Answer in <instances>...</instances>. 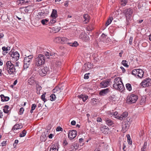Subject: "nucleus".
Masks as SVG:
<instances>
[{
  "mask_svg": "<svg viewBox=\"0 0 151 151\" xmlns=\"http://www.w3.org/2000/svg\"><path fill=\"white\" fill-rule=\"evenodd\" d=\"M127 141H128V142L129 144H130V145L132 144V141L131 140V139H129L128 140H127Z\"/></svg>",
  "mask_w": 151,
  "mask_h": 151,
  "instance_id": "338daca9",
  "label": "nucleus"
},
{
  "mask_svg": "<svg viewBox=\"0 0 151 151\" xmlns=\"http://www.w3.org/2000/svg\"><path fill=\"white\" fill-rule=\"evenodd\" d=\"M121 2V4L122 6H125L127 2V0H120Z\"/></svg>",
  "mask_w": 151,
  "mask_h": 151,
  "instance_id": "e433bc0d",
  "label": "nucleus"
},
{
  "mask_svg": "<svg viewBox=\"0 0 151 151\" xmlns=\"http://www.w3.org/2000/svg\"><path fill=\"white\" fill-rule=\"evenodd\" d=\"M114 88L118 90L122 91L124 88V86L122 82V83H119L118 85H117V87H114Z\"/></svg>",
  "mask_w": 151,
  "mask_h": 151,
  "instance_id": "4be33fe9",
  "label": "nucleus"
},
{
  "mask_svg": "<svg viewBox=\"0 0 151 151\" xmlns=\"http://www.w3.org/2000/svg\"><path fill=\"white\" fill-rule=\"evenodd\" d=\"M9 108V106L7 105H6L4 106V109H3V111L5 113L7 114L9 112L8 109Z\"/></svg>",
  "mask_w": 151,
  "mask_h": 151,
  "instance_id": "2f4dec72",
  "label": "nucleus"
},
{
  "mask_svg": "<svg viewBox=\"0 0 151 151\" xmlns=\"http://www.w3.org/2000/svg\"><path fill=\"white\" fill-rule=\"evenodd\" d=\"M12 51V50L9 53V55H10L11 57H12V60H18L19 57V53L17 51L14 52Z\"/></svg>",
  "mask_w": 151,
  "mask_h": 151,
  "instance_id": "1a4fd4ad",
  "label": "nucleus"
},
{
  "mask_svg": "<svg viewBox=\"0 0 151 151\" xmlns=\"http://www.w3.org/2000/svg\"><path fill=\"white\" fill-rule=\"evenodd\" d=\"M40 139L41 141L44 142L46 140V136L45 135H42L40 137Z\"/></svg>",
  "mask_w": 151,
  "mask_h": 151,
  "instance_id": "a19ab883",
  "label": "nucleus"
},
{
  "mask_svg": "<svg viewBox=\"0 0 151 151\" xmlns=\"http://www.w3.org/2000/svg\"><path fill=\"white\" fill-rule=\"evenodd\" d=\"M6 70H7L9 74L11 75H13L16 72V68L14 65L10 61H8L6 63Z\"/></svg>",
  "mask_w": 151,
  "mask_h": 151,
  "instance_id": "f03ea898",
  "label": "nucleus"
},
{
  "mask_svg": "<svg viewBox=\"0 0 151 151\" xmlns=\"http://www.w3.org/2000/svg\"><path fill=\"white\" fill-rule=\"evenodd\" d=\"M28 81V83L30 85H32L34 83V82H31L30 79H29Z\"/></svg>",
  "mask_w": 151,
  "mask_h": 151,
  "instance_id": "052dcab7",
  "label": "nucleus"
},
{
  "mask_svg": "<svg viewBox=\"0 0 151 151\" xmlns=\"http://www.w3.org/2000/svg\"><path fill=\"white\" fill-rule=\"evenodd\" d=\"M63 144L65 145H66L68 144L66 140L64 141Z\"/></svg>",
  "mask_w": 151,
  "mask_h": 151,
  "instance_id": "774afa93",
  "label": "nucleus"
},
{
  "mask_svg": "<svg viewBox=\"0 0 151 151\" xmlns=\"http://www.w3.org/2000/svg\"><path fill=\"white\" fill-rule=\"evenodd\" d=\"M22 127V126L21 124H16L13 127L12 129V130L14 131V130H17L19 129H20Z\"/></svg>",
  "mask_w": 151,
  "mask_h": 151,
  "instance_id": "5701e85b",
  "label": "nucleus"
},
{
  "mask_svg": "<svg viewBox=\"0 0 151 151\" xmlns=\"http://www.w3.org/2000/svg\"><path fill=\"white\" fill-rule=\"evenodd\" d=\"M144 74V71L140 69H134L132 71V75L137 76L140 78L143 77Z\"/></svg>",
  "mask_w": 151,
  "mask_h": 151,
  "instance_id": "423d86ee",
  "label": "nucleus"
},
{
  "mask_svg": "<svg viewBox=\"0 0 151 151\" xmlns=\"http://www.w3.org/2000/svg\"><path fill=\"white\" fill-rule=\"evenodd\" d=\"M41 52L43 54H39L35 59V66L39 67L45 63V58L51 59L55 57V53L50 52V51H46V49L42 48L40 49Z\"/></svg>",
  "mask_w": 151,
  "mask_h": 151,
  "instance_id": "f257e3e1",
  "label": "nucleus"
},
{
  "mask_svg": "<svg viewBox=\"0 0 151 151\" xmlns=\"http://www.w3.org/2000/svg\"><path fill=\"white\" fill-rule=\"evenodd\" d=\"M49 19H42L41 22L43 25H47L49 23Z\"/></svg>",
  "mask_w": 151,
  "mask_h": 151,
  "instance_id": "c756f323",
  "label": "nucleus"
},
{
  "mask_svg": "<svg viewBox=\"0 0 151 151\" xmlns=\"http://www.w3.org/2000/svg\"><path fill=\"white\" fill-rule=\"evenodd\" d=\"M126 86L127 89L128 91H130L132 90V86L129 83L126 84Z\"/></svg>",
  "mask_w": 151,
  "mask_h": 151,
  "instance_id": "f704fd0d",
  "label": "nucleus"
},
{
  "mask_svg": "<svg viewBox=\"0 0 151 151\" xmlns=\"http://www.w3.org/2000/svg\"><path fill=\"white\" fill-rule=\"evenodd\" d=\"M51 16L54 19H55L57 17V11L55 9H53Z\"/></svg>",
  "mask_w": 151,
  "mask_h": 151,
  "instance_id": "bb28decb",
  "label": "nucleus"
},
{
  "mask_svg": "<svg viewBox=\"0 0 151 151\" xmlns=\"http://www.w3.org/2000/svg\"><path fill=\"white\" fill-rule=\"evenodd\" d=\"M62 88H60L58 86L56 87L53 90V92L54 93H60L63 90Z\"/></svg>",
  "mask_w": 151,
  "mask_h": 151,
  "instance_id": "aec40b11",
  "label": "nucleus"
},
{
  "mask_svg": "<svg viewBox=\"0 0 151 151\" xmlns=\"http://www.w3.org/2000/svg\"><path fill=\"white\" fill-rule=\"evenodd\" d=\"M112 20L113 18L112 17H110L106 23V26H107L109 25L111 23Z\"/></svg>",
  "mask_w": 151,
  "mask_h": 151,
  "instance_id": "72a5a7b5",
  "label": "nucleus"
},
{
  "mask_svg": "<svg viewBox=\"0 0 151 151\" xmlns=\"http://www.w3.org/2000/svg\"><path fill=\"white\" fill-rule=\"evenodd\" d=\"M79 38L84 41H87L90 40L89 36L85 32H82L81 33L79 36Z\"/></svg>",
  "mask_w": 151,
  "mask_h": 151,
  "instance_id": "f8f14e48",
  "label": "nucleus"
},
{
  "mask_svg": "<svg viewBox=\"0 0 151 151\" xmlns=\"http://www.w3.org/2000/svg\"><path fill=\"white\" fill-rule=\"evenodd\" d=\"M2 50H3L4 52H5V51H7L8 50L7 48V47H2Z\"/></svg>",
  "mask_w": 151,
  "mask_h": 151,
  "instance_id": "603ef678",
  "label": "nucleus"
},
{
  "mask_svg": "<svg viewBox=\"0 0 151 151\" xmlns=\"http://www.w3.org/2000/svg\"><path fill=\"white\" fill-rule=\"evenodd\" d=\"M56 22V21L55 19H54L53 18L52 19H51L50 20V22H49V23H50L51 24H53L54 23Z\"/></svg>",
  "mask_w": 151,
  "mask_h": 151,
  "instance_id": "09e8293b",
  "label": "nucleus"
},
{
  "mask_svg": "<svg viewBox=\"0 0 151 151\" xmlns=\"http://www.w3.org/2000/svg\"><path fill=\"white\" fill-rule=\"evenodd\" d=\"M76 124V122L74 120H73L71 121V124L73 125H75Z\"/></svg>",
  "mask_w": 151,
  "mask_h": 151,
  "instance_id": "13d9d810",
  "label": "nucleus"
},
{
  "mask_svg": "<svg viewBox=\"0 0 151 151\" xmlns=\"http://www.w3.org/2000/svg\"><path fill=\"white\" fill-rule=\"evenodd\" d=\"M97 101V99L96 98H93L92 99L91 101L93 103H94V102H96Z\"/></svg>",
  "mask_w": 151,
  "mask_h": 151,
  "instance_id": "4d7b16f0",
  "label": "nucleus"
},
{
  "mask_svg": "<svg viewBox=\"0 0 151 151\" xmlns=\"http://www.w3.org/2000/svg\"><path fill=\"white\" fill-rule=\"evenodd\" d=\"M50 100L52 101H54L56 98V96L55 94H52L50 96Z\"/></svg>",
  "mask_w": 151,
  "mask_h": 151,
  "instance_id": "ea45409f",
  "label": "nucleus"
},
{
  "mask_svg": "<svg viewBox=\"0 0 151 151\" xmlns=\"http://www.w3.org/2000/svg\"><path fill=\"white\" fill-rule=\"evenodd\" d=\"M77 132L74 130H70L68 134V137L70 139H73L76 136Z\"/></svg>",
  "mask_w": 151,
  "mask_h": 151,
  "instance_id": "ddd939ff",
  "label": "nucleus"
},
{
  "mask_svg": "<svg viewBox=\"0 0 151 151\" xmlns=\"http://www.w3.org/2000/svg\"><path fill=\"white\" fill-rule=\"evenodd\" d=\"M33 58L32 55H30L25 57L24 60L23 69L24 70L28 68L30 65Z\"/></svg>",
  "mask_w": 151,
  "mask_h": 151,
  "instance_id": "7ed1b4c3",
  "label": "nucleus"
},
{
  "mask_svg": "<svg viewBox=\"0 0 151 151\" xmlns=\"http://www.w3.org/2000/svg\"><path fill=\"white\" fill-rule=\"evenodd\" d=\"M100 130L104 134H108L109 132V129L108 127L106 126H102L101 127Z\"/></svg>",
  "mask_w": 151,
  "mask_h": 151,
  "instance_id": "dca6fc26",
  "label": "nucleus"
},
{
  "mask_svg": "<svg viewBox=\"0 0 151 151\" xmlns=\"http://www.w3.org/2000/svg\"><path fill=\"white\" fill-rule=\"evenodd\" d=\"M110 91L109 88H107L101 90L99 92V94L101 96H104Z\"/></svg>",
  "mask_w": 151,
  "mask_h": 151,
  "instance_id": "6ab92c4d",
  "label": "nucleus"
},
{
  "mask_svg": "<svg viewBox=\"0 0 151 151\" xmlns=\"http://www.w3.org/2000/svg\"><path fill=\"white\" fill-rule=\"evenodd\" d=\"M53 63L55 64L56 66L58 67L61 64V62L58 59H55L53 60Z\"/></svg>",
  "mask_w": 151,
  "mask_h": 151,
  "instance_id": "393cba45",
  "label": "nucleus"
},
{
  "mask_svg": "<svg viewBox=\"0 0 151 151\" xmlns=\"http://www.w3.org/2000/svg\"><path fill=\"white\" fill-rule=\"evenodd\" d=\"M1 99V101L2 102L8 101L9 99V98L8 96H5L3 94H1L0 96Z\"/></svg>",
  "mask_w": 151,
  "mask_h": 151,
  "instance_id": "a878e982",
  "label": "nucleus"
},
{
  "mask_svg": "<svg viewBox=\"0 0 151 151\" xmlns=\"http://www.w3.org/2000/svg\"><path fill=\"white\" fill-rule=\"evenodd\" d=\"M123 149L124 151H126V150H125V148H126V146L125 144L124 143H123Z\"/></svg>",
  "mask_w": 151,
  "mask_h": 151,
  "instance_id": "e2e57ef3",
  "label": "nucleus"
},
{
  "mask_svg": "<svg viewBox=\"0 0 151 151\" xmlns=\"http://www.w3.org/2000/svg\"><path fill=\"white\" fill-rule=\"evenodd\" d=\"M6 141H4L3 142H2L1 144H2V146H5L6 144Z\"/></svg>",
  "mask_w": 151,
  "mask_h": 151,
  "instance_id": "6e6d98bb",
  "label": "nucleus"
},
{
  "mask_svg": "<svg viewBox=\"0 0 151 151\" xmlns=\"http://www.w3.org/2000/svg\"><path fill=\"white\" fill-rule=\"evenodd\" d=\"M3 112L1 110H0V118H2L3 116Z\"/></svg>",
  "mask_w": 151,
  "mask_h": 151,
  "instance_id": "69168bd1",
  "label": "nucleus"
},
{
  "mask_svg": "<svg viewBox=\"0 0 151 151\" xmlns=\"http://www.w3.org/2000/svg\"><path fill=\"white\" fill-rule=\"evenodd\" d=\"M46 94V93H45L43 94L41 96V99L44 102L46 101L47 100L45 98V95Z\"/></svg>",
  "mask_w": 151,
  "mask_h": 151,
  "instance_id": "79ce46f5",
  "label": "nucleus"
},
{
  "mask_svg": "<svg viewBox=\"0 0 151 151\" xmlns=\"http://www.w3.org/2000/svg\"><path fill=\"white\" fill-rule=\"evenodd\" d=\"M92 67V65L91 63L88 62L84 65L83 67V69L85 71H87Z\"/></svg>",
  "mask_w": 151,
  "mask_h": 151,
  "instance_id": "2eb2a0df",
  "label": "nucleus"
},
{
  "mask_svg": "<svg viewBox=\"0 0 151 151\" xmlns=\"http://www.w3.org/2000/svg\"><path fill=\"white\" fill-rule=\"evenodd\" d=\"M62 128L60 127H58L56 129V130L57 131H62Z\"/></svg>",
  "mask_w": 151,
  "mask_h": 151,
  "instance_id": "de8ad7c7",
  "label": "nucleus"
},
{
  "mask_svg": "<svg viewBox=\"0 0 151 151\" xmlns=\"http://www.w3.org/2000/svg\"><path fill=\"white\" fill-rule=\"evenodd\" d=\"M36 87H37V90L39 89V90H40L41 89V88H42V87L39 85H37V86Z\"/></svg>",
  "mask_w": 151,
  "mask_h": 151,
  "instance_id": "680f3d73",
  "label": "nucleus"
},
{
  "mask_svg": "<svg viewBox=\"0 0 151 151\" xmlns=\"http://www.w3.org/2000/svg\"><path fill=\"white\" fill-rule=\"evenodd\" d=\"M114 82L113 86L114 87H117V85H118L119 83H122V81L120 78L117 77L114 79Z\"/></svg>",
  "mask_w": 151,
  "mask_h": 151,
  "instance_id": "f3484780",
  "label": "nucleus"
},
{
  "mask_svg": "<svg viewBox=\"0 0 151 151\" xmlns=\"http://www.w3.org/2000/svg\"><path fill=\"white\" fill-rule=\"evenodd\" d=\"M145 4L144 2H139L138 4V7L139 9H143L145 7Z\"/></svg>",
  "mask_w": 151,
  "mask_h": 151,
  "instance_id": "c85d7f7f",
  "label": "nucleus"
},
{
  "mask_svg": "<svg viewBox=\"0 0 151 151\" xmlns=\"http://www.w3.org/2000/svg\"><path fill=\"white\" fill-rule=\"evenodd\" d=\"M53 136V135L52 134H50L48 136V137L50 139H52Z\"/></svg>",
  "mask_w": 151,
  "mask_h": 151,
  "instance_id": "0e129e2a",
  "label": "nucleus"
},
{
  "mask_svg": "<svg viewBox=\"0 0 151 151\" xmlns=\"http://www.w3.org/2000/svg\"><path fill=\"white\" fill-rule=\"evenodd\" d=\"M111 80L108 79L102 81L100 83V86L102 88L108 87L111 84Z\"/></svg>",
  "mask_w": 151,
  "mask_h": 151,
  "instance_id": "6e6552de",
  "label": "nucleus"
},
{
  "mask_svg": "<svg viewBox=\"0 0 151 151\" xmlns=\"http://www.w3.org/2000/svg\"><path fill=\"white\" fill-rule=\"evenodd\" d=\"M104 120L105 122L109 126H110L114 124L113 122L111 119L105 117L104 119Z\"/></svg>",
  "mask_w": 151,
  "mask_h": 151,
  "instance_id": "a211bd4d",
  "label": "nucleus"
},
{
  "mask_svg": "<svg viewBox=\"0 0 151 151\" xmlns=\"http://www.w3.org/2000/svg\"><path fill=\"white\" fill-rule=\"evenodd\" d=\"M138 99V97L134 94L128 95L127 98V102L132 104L135 103Z\"/></svg>",
  "mask_w": 151,
  "mask_h": 151,
  "instance_id": "20e7f679",
  "label": "nucleus"
},
{
  "mask_svg": "<svg viewBox=\"0 0 151 151\" xmlns=\"http://www.w3.org/2000/svg\"><path fill=\"white\" fill-rule=\"evenodd\" d=\"M102 120V119L101 118L98 117L97 119V121L98 122H101Z\"/></svg>",
  "mask_w": 151,
  "mask_h": 151,
  "instance_id": "bf43d9fd",
  "label": "nucleus"
},
{
  "mask_svg": "<svg viewBox=\"0 0 151 151\" xmlns=\"http://www.w3.org/2000/svg\"><path fill=\"white\" fill-rule=\"evenodd\" d=\"M29 1V0H21L20 1V3L23 4H25L28 3Z\"/></svg>",
  "mask_w": 151,
  "mask_h": 151,
  "instance_id": "a18cd8bd",
  "label": "nucleus"
},
{
  "mask_svg": "<svg viewBox=\"0 0 151 151\" xmlns=\"http://www.w3.org/2000/svg\"><path fill=\"white\" fill-rule=\"evenodd\" d=\"M36 107V105L35 104H32L31 107V109H32V110H34L35 109Z\"/></svg>",
  "mask_w": 151,
  "mask_h": 151,
  "instance_id": "8fccbe9b",
  "label": "nucleus"
},
{
  "mask_svg": "<svg viewBox=\"0 0 151 151\" xmlns=\"http://www.w3.org/2000/svg\"><path fill=\"white\" fill-rule=\"evenodd\" d=\"M49 67H45L39 72V74L42 76H44L49 73Z\"/></svg>",
  "mask_w": 151,
  "mask_h": 151,
  "instance_id": "9d476101",
  "label": "nucleus"
},
{
  "mask_svg": "<svg viewBox=\"0 0 151 151\" xmlns=\"http://www.w3.org/2000/svg\"><path fill=\"white\" fill-rule=\"evenodd\" d=\"M24 111V109L22 107L20 108L19 109V114L20 115H22L23 114Z\"/></svg>",
  "mask_w": 151,
  "mask_h": 151,
  "instance_id": "c03bdc74",
  "label": "nucleus"
},
{
  "mask_svg": "<svg viewBox=\"0 0 151 151\" xmlns=\"http://www.w3.org/2000/svg\"><path fill=\"white\" fill-rule=\"evenodd\" d=\"M118 113L117 111L112 113L111 114L113 116H115V118L120 120H122L128 116V113L127 112H124L122 114L117 115Z\"/></svg>",
  "mask_w": 151,
  "mask_h": 151,
  "instance_id": "39448f33",
  "label": "nucleus"
},
{
  "mask_svg": "<svg viewBox=\"0 0 151 151\" xmlns=\"http://www.w3.org/2000/svg\"><path fill=\"white\" fill-rule=\"evenodd\" d=\"M83 17L84 19V21L85 22V23H86L89 22L90 18L88 14H84L83 15Z\"/></svg>",
  "mask_w": 151,
  "mask_h": 151,
  "instance_id": "cd10ccee",
  "label": "nucleus"
},
{
  "mask_svg": "<svg viewBox=\"0 0 151 151\" xmlns=\"http://www.w3.org/2000/svg\"><path fill=\"white\" fill-rule=\"evenodd\" d=\"M133 40V37H130L129 39V44L130 45L132 44V42Z\"/></svg>",
  "mask_w": 151,
  "mask_h": 151,
  "instance_id": "3c124183",
  "label": "nucleus"
},
{
  "mask_svg": "<svg viewBox=\"0 0 151 151\" xmlns=\"http://www.w3.org/2000/svg\"><path fill=\"white\" fill-rule=\"evenodd\" d=\"M108 100L110 102H114L115 101V98L114 96H110L108 98Z\"/></svg>",
  "mask_w": 151,
  "mask_h": 151,
  "instance_id": "c9c22d12",
  "label": "nucleus"
},
{
  "mask_svg": "<svg viewBox=\"0 0 151 151\" xmlns=\"http://www.w3.org/2000/svg\"><path fill=\"white\" fill-rule=\"evenodd\" d=\"M12 63L13 64V65H14L15 68V67H19V65L18 62H13Z\"/></svg>",
  "mask_w": 151,
  "mask_h": 151,
  "instance_id": "49530a36",
  "label": "nucleus"
},
{
  "mask_svg": "<svg viewBox=\"0 0 151 151\" xmlns=\"http://www.w3.org/2000/svg\"><path fill=\"white\" fill-rule=\"evenodd\" d=\"M78 97L80 99H82L83 102H85L88 98V96L85 94H81L78 96Z\"/></svg>",
  "mask_w": 151,
  "mask_h": 151,
  "instance_id": "b1692460",
  "label": "nucleus"
},
{
  "mask_svg": "<svg viewBox=\"0 0 151 151\" xmlns=\"http://www.w3.org/2000/svg\"><path fill=\"white\" fill-rule=\"evenodd\" d=\"M53 41L56 43H61V37H55L54 38Z\"/></svg>",
  "mask_w": 151,
  "mask_h": 151,
  "instance_id": "473e14b6",
  "label": "nucleus"
},
{
  "mask_svg": "<svg viewBox=\"0 0 151 151\" xmlns=\"http://www.w3.org/2000/svg\"><path fill=\"white\" fill-rule=\"evenodd\" d=\"M127 61L125 60H122V63L124 66L126 67H128L129 65H127Z\"/></svg>",
  "mask_w": 151,
  "mask_h": 151,
  "instance_id": "37998d69",
  "label": "nucleus"
},
{
  "mask_svg": "<svg viewBox=\"0 0 151 151\" xmlns=\"http://www.w3.org/2000/svg\"><path fill=\"white\" fill-rule=\"evenodd\" d=\"M58 147L57 144L51 145L50 148V151H58Z\"/></svg>",
  "mask_w": 151,
  "mask_h": 151,
  "instance_id": "412c9836",
  "label": "nucleus"
},
{
  "mask_svg": "<svg viewBox=\"0 0 151 151\" xmlns=\"http://www.w3.org/2000/svg\"><path fill=\"white\" fill-rule=\"evenodd\" d=\"M126 17V23L127 25H128L131 22V20L130 18V17Z\"/></svg>",
  "mask_w": 151,
  "mask_h": 151,
  "instance_id": "58836bf2",
  "label": "nucleus"
},
{
  "mask_svg": "<svg viewBox=\"0 0 151 151\" xmlns=\"http://www.w3.org/2000/svg\"><path fill=\"white\" fill-rule=\"evenodd\" d=\"M141 85L143 87H146L151 85V79L146 78L141 83Z\"/></svg>",
  "mask_w": 151,
  "mask_h": 151,
  "instance_id": "9b49d317",
  "label": "nucleus"
},
{
  "mask_svg": "<svg viewBox=\"0 0 151 151\" xmlns=\"http://www.w3.org/2000/svg\"><path fill=\"white\" fill-rule=\"evenodd\" d=\"M130 124L129 122L127 120L123 122L122 124V130L124 132H126L129 129Z\"/></svg>",
  "mask_w": 151,
  "mask_h": 151,
  "instance_id": "0eeeda50",
  "label": "nucleus"
},
{
  "mask_svg": "<svg viewBox=\"0 0 151 151\" xmlns=\"http://www.w3.org/2000/svg\"><path fill=\"white\" fill-rule=\"evenodd\" d=\"M73 47H76L78 45V43L77 42H75L73 43Z\"/></svg>",
  "mask_w": 151,
  "mask_h": 151,
  "instance_id": "5fc2aeb1",
  "label": "nucleus"
},
{
  "mask_svg": "<svg viewBox=\"0 0 151 151\" xmlns=\"http://www.w3.org/2000/svg\"><path fill=\"white\" fill-rule=\"evenodd\" d=\"M126 17H130L133 13L132 10L130 8L126 9L123 12Z\"/></svg>",
  "mask_w": 151,
  "mask_h": 151,
  "instance_id": "4468645a",
  "label": "nucleus"
},
{
  "mask_svg": "<svg viewBox=\"0 0 151 151\" xmlns=\"http://www.w3.org/2000/svg\"><path fill=\"white\" fill-rule=\"evenodd\" d=\"M68 41V39L66 37H61V43H65Z\"/></svg>",
  "mask_w": 151,
  "mask_h": 151,
  "instance_id": "7c9ffc66",
  "label": "nucleus"
},
{
  "mask_svg": "<svg viewBox=\"0 0 151 151\" xmlns=\"http://www.w3.org/2000/svg\"><path fill=\"white\" fill-rule=\"evenodd\" d=\"M26 133V131L24 130L21 133L19 134V137H24L25 136Z\"/></svg>",
  "mask_w": 151,
  "mask_h": 151,
  "instance_id": "4c0bfd02",
  "label": "nucleus"
},
{
  "mask_svg": "<svg viewBox=\"0 0 151 151\" xmlns=\"http://www.w3.org/2000/svg\"><path fill=\"white\" fill-rule=\"evenodd\" d=\"M88 74H89V73H88V74H85L84 76V78L85 79H88L89 77L88 76Z\"/></svg>",
  "mask_w": 151,
  "mask_h": 151,
  "instance_id": "864d4df0",
  "label": "nucleus"
}]
</instances>
